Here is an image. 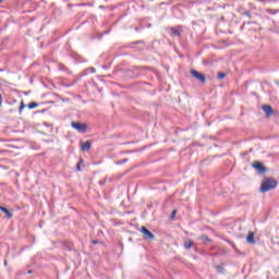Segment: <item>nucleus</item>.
<instances>
[{
    "label": "nucleus",
    "instance_id": "1",
    "mask_svg": "<svg viewBox=\"0 0 279 279\" xmlns=\"http://www.w3.org/2000/svg\"><path fill=\"white\" fill-rule=\"evenodd\" d=\"M278 186V181L275 179H266L262 182L260 192L268 193V191H274Z\"/></svg>",
    "mask_w": 279,
    "mask_h": 279
},
{
    "label": "nucleus",
    "instance_id": "2",
    "mask_svg": "<svg viewBox=\"0 0 279 279\" xmlns=\"http://www.w3.org/2000/svg\"><path fill=\"white\" fill-rule=\"evenodd\" d=\"M140 232H142L144 239L146 241H154V239H156V235H154V233H151V231H149L147 228L142 227L140 229Z\"/></svg>",
    "mask_w": 279,
    "mask_h": 279
},
{
    "label": "nucleus",
    "instance_id": "3",
    "mask_svg": "<svg viewBox=\"0 0 279 279\" xmlns=\"http://www.w3.org/2000/svg\"><path fill=\"white\" fill-rule=\"evenodd\" d=\"M72 128L74 130H77L78 132H81L82 134H84V132H86V130H88V125L86 123H82V122H72L71 123Z\"/></svg>",
    "mask_w": 279,
    "mask_h": 279
},
{
    "label": "nucleus",
    "instance_id": "4",
    "mask_svg": "<svg viewBox=\"0 0 279 279\" xmlns=\"http://www.w3.org/2000/svg\"><path fill=\"white\" fill-rule=\"evenodd\" d=\"M253 169H256L257 173H265L267 171V168H265V165L263 162L255 160L252 163Z\"/></svg>",
    "mask_w": 279,
    "mask_h": 279
},
{
    "label": "nucleus",
    "instance_id": "5",
    "mask_svg": "<svg viewBox=\"0 0 279 279\" xmlns=\"http://www.w3.org/2000/svg\"><path fill=\"white\" fill-rule=\"evenodd\" d=\"M190 73L193 77H195V80H198V82H206V76H204V74L199 73L198 71L191 70Z\"/></svg>",
    "mask_w": 279,
    "mask_h": 279
},
{
    "label": "nucleus",
    "instance_id": "6",
    "mask_svg": "<svg viewBox=\"0 0 279 279\" xmlns=\"http://www.w3.org/2000/svg\"><path fill=\"white\" fill-rule=\"evenodd\" d=\"M262 110H264L266 117H271L274 114V109L269 105L262 106Z\"/></svg>",
    "mask_w": 279,
    "mask_h": 279
},
{
    "label": "nucleus",
    "instance_id": "7",
    "mask_svg": "<svg viewBox=\"0 0 279 279\" xmlns=\"http://www.w3.org/2000/svg\"><path fill=\"white\" fill-rule=\"evenodd\" d=\"M90 147H93V145L90 144V142L86 141L81 145V149L82 151H89Z\"/></svg>",
    "mask_w": 279,
    "mask_h": 279
},
{
    "label": "nucleus",
    "instance_id": "8",
    "mask_svg": "<svg viewBox=\"0 0 279 279\" xmlns=\"http://www.w3.org/2000/svg\"><path fill=\"white\" fill-rule=\"evenodd\" d=\"M246 241L247 243H251V245H254V243H256V241H254V232L250 231L247 236H246Z\"/></svg>",
    "mask_w": 279,
    "mask_h": 279
},
{
    "label": "nucleus",
    "instance_id": "9",
    "mask_svg": "<svg viewBox=\"0 0 279 279\" xmlns=\"http://www.w3.org/2000/svg\"><path fill=\"white\" fill-rule=\"evenodd\" d=\"M0 210H1V213H4V215H7V217L9 219H12V213H10V210H8V208L0 206Z\"/></svg>",
    "mask_w": 279,
    "mask_h": 279
},
{
    "label": "nucleus",
    "instance_id": "10",
    "mask_svg": "<svg viewBox=\"0 0 279 279\" xmlns=\"http://www.w3.org/2000/svg\"><path fill=\"white\" fill-rule=\"evenodd\" d=\"M184 247L185 250H191V247H193V240H185Z\"/></svg>",
    "mask_w": 279,
    "mask_h": 279
},
{
    "label": "nucleus",
    "instance_id": "11",
    "mask_svg": "<svg viewBox=\"0 0 279 279\" xmlns=\"http://www.w3.org/2000/svg\"><path fill=\"white\" fill-rule=\"evenodd\" d=\"M217 77L218 80H225V77H227V74L223 72H218Z\"/></svg>",
    "mask_w": 279,
    "mask_h": 279
},
{
    "label": "nucleus",
    "instance_id": "12",
    "mask_svg": "<svg viewBox=\"0 0 279 279\" xmlns=\"http://www.w3.org/2000/svg\"><path fill=\"white\" fill-rule=\"evenodd\" d=\"M34 108H38V104H37V102H31V104H28V109H29V110H34Z\"/></svg>",
    "mask_w": 279,
    "mask_h": 279
},
{
    "label": "nucleus",
    "instance_id": "13",
    "mask_svg": "<svg viewBox=\"0 0 279 279\" xmlns=\"http://www.w3.org/2000/svg\"><path fill=\"white\" fill-rule=\"evenodd\" d=\"M84 162L83 159L80 160V162L76 165V171H82L81 165Z\"/></svg>",
    "mask_w": 279,
    "mask_h": 279
},
{
    "label": "nucleus",
    "instance_id": "14",
    "mask_svg": "<svg viewBox=\"0 0 279 279\" xmlns=\"http://www.w3.org/2000/svg\"><path fill=\"white\" fill-rule=\"evenodd\" d=\"M199 239H201V241L210 242V239H208V235H201Z\"/></svg>",
    "mask_w": 279,
    "mask_h": 279
},
{
    "label": "nucleus",
    "instance_id": "15",
    "mask_svg": "<svg viewBox=\"0 0 279 279\" xmlns=\"http://www.w3.org/2000/svg\"><path fill=\"white\" fill-rule=\"evenodd\" d=\"M25 108V102L21 101L20 106V113L23 112V109Z\"/></svg>",
    "mask_w": 279,
    "mask_h": 279
},
{
    "label": "nucleus",
    "instance_id": "16",
    "mask_svg": "<svg viewBox=\"0 0 279 279\" xmlns=\"http://www.w3.org/2000/svg\"><path fill=\"white\" fill-rule=\"evenodd\" d=\"M175 215H178V210H173L172 214H171V219H173V217H175Z\"/></svg>",
    "mask_w": 279,
    "mask_h": 279
},
{
    "label": "nucleus",
    "instance_id": "17",
    "mask_svg": "<svg viewBox=\"0 0 279 279\" xmlns=\"http://www.w3.org/2000/svg\"><path fill=\"white\" fill-rule=\"evenodd\" d=\"M255 1H259L262 3H268L269 0H255Z\"/></svg>",
    "mask_w": 279,
    "mask_h": 279
},
{
    "label": "nucleus",
    "instance_id": "18",
    "mask_svg": "<svg viewBox=\"0 0 279 279\" xmlns=\"http://www.w3.org/2000/svg\"><path fill=\"white\" fill-rule=\"evenodd\" d=\"M173 34H174V36H180V32H178V31H174Z\"/></svg>",
    "mask_w": 279,
    "mask_h": 279
},
{
    "label": "nucleus",
    "instance_id": "19",
    "mask_svg": "<svg viewBox=\"0 0 279 279\" xmlns=\"http://www.w3.org/2000/svg\"><path fill=\"white\" fill-rule=\"evenodd\" d=\"M216 269H218V271H221V269H223L221 266H216Z\"/></svg>",
    "mask_w": 279,
    "mask_h": 279
},
{
    "label": "nucleus",
    "instance_id": "20",
    "mask_svg": "<svg viewBox=\"0 0 279 279\" xmlns=\"http://www.w3.org/2000/svg\"><path fill=\"white\" fill-rule=\"evenodd\" d=\"M2 101H3V98H2L1 95H0V106H1Z\"/></svg>",
    "mask_w": 279,
    "mask_h": 279
},
{
    "label": "nucleus",
    "instance_id": "21",
    "mask_svg": "<svg viewBox=\"0 0 279 279\" xmlns=\"http://www.w3.org/2000/svg\"><path fill=\"white\" fill-rule=\"evenodd\" d=\"M267 12H268V14H271V10L270 9H267Z\"/></svg>",
    "mask_w": 279,
    "mask_h": 279
},
{
    "label": "nucleus",
    "instance_id": "22",
    "mask_svg": "<svg viewBox=\"0 0 279 279\" xmlns=\"http://www.w3.org/2000/svg\"><path fill=\"white\" fill-rule=\"evenodd\" d=\"M94 245H97V241H93Z\"/></svg>",
    "mask_w": 279,
    "mask_h": 279
},
{
    "label": "nucleus",
    "instance_id": "23",
    "mask_svg": "<svg viewBox=\"0 0 279 279\" xmlns=\"http://www.w3.org/2000/svg\"><path fill=\"white\" fill-rule=\"evenodd\" d=\"M0 3H3V0H0Z\"/></svg>",
    "mask_w": 279,
    "mask_h": 279
}]
</instances>
